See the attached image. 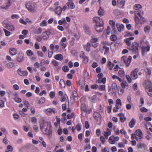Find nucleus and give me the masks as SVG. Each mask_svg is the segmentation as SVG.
Wrapping results in <instances>:
<instances>
[{
	"label": "nucleus",
	"mask_w": 152,
	"mask_h": 152,
	"mask_svg": "<svg viewBox=\"0 0 152 152\" xmlns=\"http://www.w3.org/2000/svg\"><path fill=\"white\" fill-rule=\"evenodd\" d=\"M52 30L48 29L46 31L43 32L42 34V37L44 40H47L49 37L50 34H52Z\"/></svg>",
	"instance_id": "obj_8"
},
{
	"label": "nucleus",
	"mask_w": 152,
	"mask_h": 152,
	"mask_svg": "<svg viewBox=\"0 0 152 152\" xmlns=\"http://www.w3.org/2000/svg\"><path fill=\"white\" fill-rule=\"evenodd\" d=\"M111 40L113 41H115L117 40V37L115 35H112L110 37Z\"/></svg>",
	"instance_id": "obj_54"
},
{
	"label": "nucleus",
	"mask_w": 152,
	"mask_h": 152,
	"mask_svg": "<svg viewBox=\"0 0 152 152\" xmlns=\"http://www.w3.org/2000/svg\"><path fill=\"white\" fill-rule=\"evenodd\" d=\"M92 89H96L98 87V86L97 84H94L91 85V86Z\"/></svg>",
	"instance_id": "obj_62"
},
{
	"label": "nucleus",
	"mask_w": 152,
	"mask_h": 152,
	"mask_svg": "<svg viewBox=\"0 0 152 152\" xmlns=\"http://www.w3.org/2000/svg\"><path fill=\"white\" fill-rule=\"evenodd\" d=\"M47 21L45 20H42V21L40 24V26L42 27L46 26L47 25Z\"/></svg>",
	"instance_id": "obj_42"
},
{
	"label": "nucleus",
	"mask_w": 152,
	"mask_h": 152,
	"mask_svg": "<svg viewBox=\"0 0 152 152\" xmlns=\"http://www.w3.org/2000/svg\"><path fill=\"white\" fill-rule=\"evenodd\" d=\"M91 47V44L89 42H88L86 45L84 46V49L88 52L90 51Z\"/></svg>",
	"instance_id": "obj_27"
},
{
	"label": "nucleus",
	"mask_w": 152,
	"mask_h": 152,
	"mask_svg": "<svg viewBox=\"0 0 152 152\" xmlns=\"http://www.w3.org/2000/svg\"><path fill=\"white\" fill-rule=\"evenodd\" d=\"M14 100L16 102L18 103H20L21 102V99L18 97H15L14 99Z\"/></svg>",
	"instance_id": "obj_53"
},
{
	"label": "nucleus",
	"mask_w": 152,
	"mask_h": 152,
	"mask_svg": "<svg viewBox=\"0 0 152 152\" xmlns=\"http://www.w3.org/2000/svg\"><path fill=\"white\" fill-rule=\"evenodd\" d=\"M138 71V69L136 68L131 72V76L133 80H135L138 78L137 72Z\"/></svg>",
	"instance_id": "obj_11"
},
{
	"label": "nucleus",
	"mask_w": 152,
	"mask_h": 152,
	"mask_svg": "<svg viewBox=\"0 0 152 152\" xmlns=\"http://www.w3.org/2000/svg\"><path fill=\"white\" fill-rule=\"evenodd\" d=\"M125 0H118L117 2V5L119 7H123L125 3Z\"/></svg>",
	"instance_id": "obj_17"
},
{
	"label": "nucleus",
	"mask_w": 152,
	"mask_h": 152,
	"mask_svg": "<svg viewBox=\"0 0 152 152\" xmlns=\"http://www.w3.org/2000/svg\"><path fill=\"white\" fill-rule=\"evenodd\" d=\"M98 89L100 91H103L105 90V86L104 85H100L98 86Z\"/></svg>",
	"instance_id": "obj_37"
},
{
	"label": "nucleus",
	"mask_w": 152,
	"mask_h": 152,
	"mask_svg": "<svg viewBox=\"0 0 152 152\" xmlns=\"http://www.w3.org/2000/svg\"><path fill=\"white\" fill-rule=\"evenodd\" d=\"M31 121L32 123L34 124H36L37 122V119L34 117L32 118Z\"/></svg>",
	"instance_id": "obj_55"
},
{
	"label": "nucleus",
	"mask_w": 152,
	"mask_h": 152,
	"mask_svg": "<svg viewBox=\"0 0 152 152\" xmlns=\"http://www.w3.org/2000/svg\"><path fill=\"white\" fill-rule=\"evenodd\" d=\"M66 5L69 8L71 9H74L75 7V4L72 0L69 1L66 3Z\"/></svg>",
	"instance_id": "obj_19"
},
{
	"label": "nucleus",
	"mask_w": 152,
	"mask_h": 152,
	"mask_svg": "<svg viewBox=\"0 0 152 152\" xmlns=\"http://www.w3.org/2000/svg\"><path fill=\"white\" fill-rule=\"evenodd\" d=\"M3 31L4 32L5 35L7 36H9L11 34V33L6 29H4Z\"/></svg>",
	"instance_id": "obj_50"
},
{
	"label": "nucleus",
	"mask_w": 152,
	"mask_h": 152,
	"mask_svg": "<svg viewBox=\"0 0 152 152\" xmlns=\"http://www.w3.org/2000/svg\"><path fill=\"white\" fill-rule=\"evenodd\" d=\"M106 78L104 77L103 78L98 79V82L99 83H102L104 84L106 83Z\"/></svg>",
	"instance_id": "obj_35"
},
{
	"label": "nucleus",
	"mask_w": 152,
	"mask_h": 152,
	"mask_svg": "<svg viewBox=\"0 0 152 152\" xmlns=\"http://www.w3.org/2000/svg\"><path fill=\"white\" fill-rule=\"evenodd\" d=\"M145 72L146 74V77L147 79H149L150 75L151 73V70L148 68H146L145 69Z\"/></svg>",
	"instance_id": "obj_25"
},
{
	"label": "nucleus",
	"mask_w": 152,
	"mask_h": 152,
	"mask_svg": "<svg viewBox=\"0 0 152 152\" xmlns=\"http://www.w3.org/2000/svg\"><path fill=\"white\" fill-rule=\"evenodd\" d=\"M49 95L51 98H53L55 96V94L54 92L51 91Z\"/></svg>",
	"instance_id": "obj_63"
},
{
	"label": "nucleus",
	"mask_w": 152,
	"mask_h": 152,
	"mask_svg": "<svg viewBox=\"0 0 152 152\" xmlns=\"http://www.w3.org/2000/svg\"><path fill=\"white\" fill-rule=\"evenodd\" d=\"M16 59L18 62L21 63L24 60V53L22 52H19L16 57Z\"/></svg>",
	"instance_id": "obj_10"
},
{
	"label": "nucleus",
	"mask_w": 152,
	"mask_h": 152,
	"mask_svg": "<svg viewBox=\"0 0 152 152\" xmlns=\"http://www.w3.org/2000/svg\"><path fill=\"white\" fill-rule=\"evenodd\" d=\"M37 54L38 56L39 57L42 58L44 56V54L43 53L40 51H37Z\"/></svg>",
	"instance_id": "obj_48"
},
{
	"label": "nucleus",
	"mask_w": 152,
	"mask_h": 152,
	"mask_svg": "<svg viewBox=\"0 0 152 152\" xmlns=\"http://www.w3.org/2000/svg\"><path fill=\"white\" fill-rule=\"evenodd\" d=\"M146 92H147L148 95L152 97V87L149 89L146 90Z\"/></svg>",
	"instance_id": "obj_47"
},
{
	"label": "nucleus",
	"mask_w": 152,
	"mask_h": 152,
	"mask_svg": "<svg viewBox=\"0 0 152 152\" xmlns=\"http://www.w3.org/2000/svg\"><path fill=\"white\" fill-rule=\"evenodd\" d=\"M103 48L104 49H105L104 53V54H105L106 53H107L109 52V48L108 47H107L105 45H104L103 46Z\"/></svg>",
	"instance_id": "obj_49"
},
{
	"label": "nucleus",
	"mask_w": 152,
	"mask_h": 152,
	"mask_svg": "<svg viewBox=\"0 0 152 152\" xmlns=\"http://www.w3.org/2000/svg\"><path fill=\"white\" fill-rule=\"evenodd\" d=\"M111 130L107 128V131L104 132V135L106 139H107L108 137L110 136L111 134Z\"/></svg>",
	"instance_id": "obj_21"
},
{
	"label": "nucleus",
	"mask_w": 152,
	"mask_h": 152,
	"mask_svg": "<svg viewBox=\"0 0 152 152\" xmlns=\"http://www.w3.org/2000/svg\"><path fill=\"white\" fill-rule=\"evenodd\" d=\"M81 109L82 111H86V106L85 104H81Z\"/></svg>",
	"instance_id": "obj_46"
},
{
	"label": "nucleus",
	"mask_w": 152,
	"mask_h": 152,
	"mask_svg": "<svg viewBox=\"0 0 152 152\" xmlns=\"http://www.w3.org/2000/svg\"><path fill=\"white\" fill-rule=\"evenodd\" d=\"M47 114L48 115H50L51 113H53L54 114L56 113L55 109V108H48L46 110Z\"/></svg>",
	"instance_id": "obj_29"
},
{
	"label": "nucleus",
	"mask_w": 152,
	"mask_h": 152,
	"mask_svg": "<svg viewBox=\"0 0 152 152\" xmlns=\"http://www.w3.org/2000/svg\"><path fill=\"white\" fill-rule=\"evenodd\" d=\"M109 141L111 144H114L115 143V141L114 139V137L111 136L109 139Z\"/></svg>",
	"instance_id": "obj_38"
},
{
	"label": "nucleus",
	"mask_w": 152,
	"mask_h": 152,
	"mask_svg": "<svg viewBox=\"0 0 152 152\" xmlns=\"http://www.w3.org/2000/svg\"><path fill=\"white\" fill-rule=\"evenodd\" d=\"M112 63L110 61H109L108 62L107 66L109 68L110 70H111L112 68Z\"/></svg>",
	"instance_id": "obj_57"
},
{
	"label": "nucleus",
	"mask_w": 152,
	"mask_h": 152,
	"mask_svg": "<svg viewBox=\"0 0 152 152\" xmlns=\"http://www.w3.org/2000/svg\"><path fill=\"white\" fill-rule=\"evenodd\" d=\"M9 53L11 55L13 56L16 55L18 53L17 50L14 48H11L9 50Z\"/></svg>",
	"instance_id": "obj_16"
},
{
	"label": "nucleus",
	"mask_w": 152,
	"mask_h": 152,
	"mask_svg": "<svg viewBox=\"0 0 152 152\" xmlns=\"http://www.w3.org/2000/svg\"><path fill=\"white\" fill-rule=\"evenodd\" d=\"M132 59V57L130 56L128 58L125 56L122 57L121 60L122 62L125 63L126 67L129 66Z\"/></svg>",
	"instance_id": "obj_4"
},
{
	"label": "nucleus",
	"mask_w": 152,
	"mask_h": 152,
	"mask_svg": "<svg viewBox=\"0 0 152 152\" xmlns=\"http://www.w3.org/2000/svg\"><path fill=\"white\" fill-rule=\"evenodd\" d=\"M62 69L64 72H67L68 71L69 68L67 66H64L62 67Z\"/></svg>",
	"instance_id": "obj_51"
},
{
	"label": "nucleus",
	"mask_w": 152,
	"mask_h": 152,
	"mask_svg": "<svg viewBox=\"0 0 152 152\" xmlns=\"http://www.w3.org/2000/svg\"><path fill=\"white\" fill-rule=\"evenodd\" d=\"M38 101V103L39 104H42L45 102V99L44 97H42Z\"/></svg>",
	"instance_id": "obj_41"
},
{
	"label": "nucleus",
	"mask_w": 152,
	"mask_h": 152,
	"mask_svg": "<svg viewBox=\"0 0 152 152\" xmlns=\"http://www.w3.org/2000/svg\"><path fill=\"white\" fill-rule=\"evenodd\" d=\"M98 15L100 16H103L104 14V9H102L101 7H99L98 11Z\"/></svg>",
	"instance_id": "obj_32"
},
{
	"label": "nucleus",
	"mask_w": 152,
	"mask_h": 152,
	"mask_svg": "<svg viewBox=\"0 0 152 152\" xmlns=\"http://www.w3.org/2000/svg\"><path fill=\"white\" fill-rule=\"evenodd\" d=\"M135 16H138V17L143 16V11L141 12V11L139 9H135L134 11Z\"/></svg>",
	"instance_id": "obj_20"
},
{
	"label": "nucleus",
	"mask_w": 152,
	"mask_h": 152,
	"mask_svg": "<svg viewBox=\"0 0 152 152\" xmlns=\"http://www.w3.org/2000/svg\"><path fill=\"white\" fill-rule=\"evenodd\" d=\"M126 78L129 83H130L132 82V79L128 75H126Z\"/></svg>",
	"instance_id": "obj_59"
},
{
	"label": "nucleus",
	"mask_w": 152,
	"mask_h": 152,
	"mask_svg": "<svg viewBox=\"0 0 152 152\" xmlns=\"http://www.w3.org/2000/svg\"><path fill=\"white\" fill-rule=\"evenodd\" d=\"M26 54L28 56H31L33 54V53L30 50H28L26 51Z\"/></svg>",
	"instance_id": "obj_45"
},
{
	"label": "nucleus",
	"mask_w": 152,
	"mask_h": 152,
	"mask_svg": "<svg viewBox=\"0 0 152 152\" xmlns=\"http://www.w3.org/2000/svg\"><path fill=\"white\" fill-rule=\"evenodd\" d=\"M25 6L28 11L32 13H34L36 10L35 3L32 1L26 2Z\"/></svg>",
	"instance_id": "obj_2"
},
{
	"label": "nucleus",
	"mask_w": 152,
	"mask_h": 152,
	"mask_svg": "<svg viewBox=\"0 0 152 152\" xmlns=\"http://www.w3.org/2000/svg\"><path fill=\"white\" fill-rule=\"evenodd\" d=\"M54 58L56 59L59 61H62L63 59V56L60 54L56 55L54 56Z\"/></svg>",
	"instance_id": "obj_26"
},
{
	"label": "nucleus",
	"mask_w": 152,
	"mask_h": 152,
	"mask_svg": "<svg viewBox=\"0 0 152 152\" xmlns=\"http://www.w3.org/2000/svg\"><path fill=\"white\" fill-rule=\"evenodd\" d=\"M116 26L118 28V31L119 32H121L123 30L124 27V26L123 25H120L118 23L116 24Z\"/></svg>",
	"instance_id": "obj_30"
},
{
	"label": "nucleus",
	"mask_w": 152,
	"mask_h": 152,
	"mask_svg": "<svg viewBox=\"0 0 152 152\" xmlns=\"http://www.w3.org/2000/svg\"><path fill=\"white\" fill-rule=\"evenodd\" d=\"M59 85L61 87L64 88L65 86V83L64 80L61 79L60 80Z\"/></svg>",
	"instance_id": "obj_36"
},
{
	"label": "nucleus",
	"mask_w": 152,
	"mask_h": 152,
	"mask_svg": "<svg viewBox=\"0 0 152 152\" xmlns=\"http://www.w3.org/2000/svg\"><path fill=\"white\" fill-rule=\"evenodd\" d=\"M6 1L7 2V5L5 7H1L2 8L6 10L9 7L11 6L12 2L10 0H6Z\"/></svg>",
	"instance_id": "obj_28"
},
{
	"label": "nucleus",
	"mask_w": 152,
	"mask_h": 152,
	"mask_svg": "<svg viewBox=\"0 0 152 152\" xmlns=\"http://www.w3.org/2000/svg\"><path fill=\"white\" fill-rule=\"evenodd\" d=\"M94 22L96 23V25L95 27V29L98 32H100L104 29V21L103 20L99 17H95L93 19Z\"/></svg>",
	"instance_id": "obj_1"
},
{
	"label": "nucleus",
	"mask_w": 152,
	"mask_h": 152,
	"mask_svg": "<svg viewBox=\"0 0 152 152\" xmlns=\"http://www.w3.org/2000/svg\"><path fill=\"white\" fill-rule=\"evenodd\" d=\"M50 124L48 122H46L44 121H42L40 125V130H42L44 129H45V128L47 127V126L50 125Z\"/></svg>",
	"instance_id": "obj_12"
},
{
	"label": "nucleus",
	"mask_w": 152,
	"mask_h": 152,
	"mask_svg": "<svg viewBox=\"0 0 152 152\" xmlns=\"http://www.w3.org/2000/svg\"><path fill=\"white\" fill-rule=\"evenodd\" d=\"M100 139L102 142V143L103 144H104L105 142L104 137L102 136H101L100 137Z\"/></svg>",
	"instance_id": "obj_58"
},
{
	"label": "nucleus",
	"mask_w": 152,
	"mask_h": 152,
	"mask_svg": "<svg viewBox=\"0 0 152 152\" xmlns=\"http://www.w3.org/2000/svg\"><path fill=\"white\" fill-rule=\"evenodd\" d=\"M18 74L21 76H25L28 75V72L26 71H22L20 68L18 69Z\"/></svg>",
	"instance_id": "obj_13"
},
{
	"label": "nucleus",
	"mask_w": 152,
	"mask_h": 152,
	"mask_svg": "<svg viewBox=\"0 0 152 152\" xmlns=\"http://www.w3.org/2000/svg\"><path fill=\"white\" fill-rule=\"evenodd\" d=\"M112 87L113 93L116 94L117 90V86L115 83H113L112 85Z\"/></svg>",
	"instance_id": "obj_23"
},
{
	"label": "nucleus",
	"mask_w": 152,
	"mask_h": 152,
	"mask_svg": "<svg viewBox=\"0 0 152 152\" xmlns=\"http://www.w3.org/2000/svg\"><path fill=\"white\" fill-rule=\"evenodd\" d=\"M81 126L80 124H78L76 126V128L78 131H80L81 129Z\"/></svg>",
	"instance_id": "obj_61"
},
{
	"label": "nucleus",
	"mask_w": 152,
	"mask_h": 152,
	"mask_svg": "<svg viewBox=\"0 0 152 152\" xmlns=\"http://www.w3.org/2000/svg\"><path fill=\"white\" fill-rule=\"evenodd\" d=\"M83 28L86 33L88 35H90L91 31L90 30L89 27L86 25H85L83 27Z\"/></svg>",
	"instance_id": "obj_22"
},
{
	"label": "nucleus",
	"mask_w": 152,
	"mask_h": 152,
	"mask_svg": "<svg viewBox=\"0 0 152 152\" xmlns=\"http://www.w3.org/2000/svg\"><path fill=\"white\" fill-rule=\"evenodd\" d=\"M14 64L12 62H9L6 64V66L8 68H12L14 66Z\"/></svg>",
	"instance_id": "obj_39"
},
{
	"label": "nucleus",
	"mask_w": 152,
	"mask_h": 152,
	"mask_svg": "<svg viewBox=\"0 0 152 152\" xmlns=\"http://www.w3.org/2000/svg\"><path fill=\"white\" fill-rule=\"evenodd\" d=\"M148 132L149 134L152 136V126H151L149 128Z\"/></svg>",
	"instance_id": "obj_64"
},
{
	"label": "nucleus",
	"mask_w": 152,
	"mask_h": 152,
	"mask_svg": "<svg viewBox=\"0 0 152 152\" xmlns=\"http://www.w3.org/2000/svg\"><path fill=\"white\" fill-rule=\"evenodd\" d=\"M62 11V9L60 7H57L55 10V13L58 15H60L61 14Z\"/></svg>",
	"instance_id": "obj_24"
},
{
	"label": "nucleus",
	"mask_w": 152,
	"mask_h": 152,
	"mask_svg": "<svg viewBox=\"0 0 152 152\" xmlns=\"http://www.w3.org/2000/svg\"><path fill=\"white\" fill-rule=\"evenodd\" d=\"M42 131L44 134L48 135L49 138H50L51 137L52 130L50 124V125L45 128L44 129L42 130Z\"/></svg>",
	"instance_id": "obj_5"
},
{
	"label": "nucleus",
	"mask_w": 152,
	"mask_h": 152,
	"mask_svg": "<svg viewBox=\"0 0 152 152\" xmlns=\"http://www.w3.org/2000/svg\"><path fill=\"white\" fill-rule=\"evenodd\" d=\"M52 64L53 65L55 66H58L59 64L58 62L54 60L52 61Z\"/></svg>",
	"instance_id": "obj_56"
},
{
	"label": "nucleus",
	"mask_w": 152,
	"mask_h": 152,
	"mask_svg": "<svg viewBox=\"0 0 152 152\" xmlns=\"http://www.w3.org/2000/svg\"><path fill=\"white\" fill-rule=\"evenodd\" d=\"M135 122L134 119V118H132L129 123V126L131 128H133L135 125Z\"/></svg>",
	"instance_id": "obj_33"
},
{
	"label": "nucleus",
	"mask_w": 152,
	"mask_h": 152,
	"mask_svg": "<svg viewBox=\"0 0 152 152\" xmlns=\"http://www.w3.org/2000/svg\"><path fill=\"white\" fill-rule=\"evenodd\" d=\"M145 87L147 88L146 90H148L149 89L152 87V83L151 81L149 80V79H147V80L146 81L145 83Z\"/></svg>",
	"instance_id": "obj_18"
},
{
	"label": "nucleus",
	"mask_w": 152,
	"mask_h": 152,
	"mask_svg": "<svg viewBox=\"0 0 152 152\" xmlns=\"http://www.w3.org/2000/svg\"><path fill=\"white\" fill-rule=\"evenodd\" d=\"M3 27L11 31H13L15 30V28L14 26L9 24L7 22L4 21L2 22Z\"/></svg>",
	"instance_id": "obj_6"
},
{
	"label": "nucleus",
	"mask_w": 152,
	"mask_h": 152,
	"mask_svg": "<svg viewBox=\"0 0 152 152\" xmlns=\"http://www.w3.org/2000/svg\"><path fill=\"white\" fill-rule=\"evenodd\" d=\"M139 46V44L137 42H134L132 43L131 46L127 47V48L132 53L136 54L138 52Z\"/></svg>",
	"instance_id": "obj_3"
},
{
	"label": "nucleus",
	"mask_w": 152,
	"mask_h": 152,
	"mask_svg": "<svg viewBox=\"0 0 152 152\" xmlns=\"http://www.w3.org/2000/svg\"><path fill=\"white\" fill-rule=\"evenodd\" d=\"M60 44L63 48H65L66 46V43L62 42H60Z\"/></svg>",
	"instance_id": "obj_60"
},
{
	"label": "nucleus",
	"mask_w": 152,
	"mask_h": 152,
	"mask_svg": "<svg viewBox=\"0 0 152 152\" xmlns=\"http://www.w3.org/2000/svg\"><path fill=\"white\" fill-rule=\"evenodd\" d=\"M134 134L136 139L137 141H140L143 137L142 131L140 130L137 129L136 131Z\"/></svg>",
	"instance_id": "obj_9"
},
{
	"label": "nucleus",
	"mask_w": 152,
	"mask_h": 152,
	"mask_svg": "<svg viewBox=\"0 0 152 152\" xmlns=\"http://www.w3.org/2000/svg\"><path fill=\"white\" fill-rule=\"evenodd\" d=\"M91 37L92 39H91V42H96L98 41V39L97 38L95 37L94 36H92Z\"/></svg>",
	"instance_id": "obj_44"
},
{
	"label": "nucleus",
	"mask_w": 152,
	"mask_h": 152,
	"mask_svg": "<svg viewBox=\"0 0 152 152\" xmlns=\"http://www.w3.org/2000/svg\"><path fill=\"white\" fill-rule=\"evenodd\" d=\"M137 147L139 148H146V145L145 144L141 142H139L137 145Z\"/></svg>",
	"instance_id": "obj_31"
},
{
	"label": "nucleus",
	"mask_w": 152,
	"mask_h": 152,
	"mask_svg": "<svg viewBox=\"0 0 152 152\" xmlns=\"http://www.w3.org/2000/svg\"><path fill=\"white\" fill-rule=\"evenodd\" d=\"M134 39V38L133 37H130L129 38H127L125 39L124 40V42L126 43V45H127V47L130 46L131 41L133 40Z\"/></svg>",
	"instance_id": "obj_15"
},
{
	"label": "nucleus",
	"mask_w": 152,
	"mask_h": 152,
	"mask_svg": "<svg viewBox=\"0 0 152 152\" xmlns=\"http://www.w3.org/2000/svg\"><path fill=\"white\" fill-rule=\"evenodd\" d=\"M93 116L95 119L97 121H100L101 120L102 118L101 115L98 112H94L93 114Z\"/></svg>",
	"instance_id": "obj_14"
},
{
	"label": "nucleus",
	"mask_w": 152,
	"mask_h": 152,
	"mask_svg": "<svg viewBox=\"0 0 152 152\" xmlns=\"http://www.w3.org/2000/svg\"><path fill=\"white\" fill-rule=\"evenodd\" d=\"M84 75L85 78L87 79H89V75L88 72H85L84 73Z\"/></svg>",
	"instance_id": "obj_52"
},
{
	"label": "nucleus",
	"mask_w": 152,
	"mask_h": 152,
	"mask_svg": "<svg viewBox=\"0 0 152 152\" xmlns=\"http://www.w3.org/2000/svg\"><path fill=\"white\" fill-rule=\"evenodd\" d=\"M118 75L121 77H124L125 75V72L123 70H119L118 71Z\"/></svg>",
	"instance_id": "obj_43"
},
{
	"label": "nucleus",
	"mask_w": 152,
	"mask_h": 152,
	"mask_svg": "<svg viewBox=\"0 0 152 152\" xmlns=\"http://www.w3.org/2000/svg\"><path fill=\"white\" fill-rule=\"evenodd\" d=\"M151 29L150 27L149 26H145L144 29V31L146 34H148Z\"/></svg>",
	"instance_id": "obj_34"
},
{
	"label": "nucleus",
	"mask_w": 152,
	"mask_h": 152,
	"mask_svg": "<svg viewBox=\"0 0 152 152\" xmlns=\"http://www.w3.org/2000/svg\"><path fill=\"white\" fill-rule=\"evenodd\" d=\"M135 21L136 24H138L139 23L142 24L145 21V20L142 16L138 17V16L135 15Z\"/></svg>",
	"instance_id": "obj_7"
},
{
	"label": "nucleus",
	"mask_w": 152,
	"mask_h": 152,
	"mask_svg": "<svg viewBox=\"0 0 152 152\" xmlns=\"http://www.w3.org/2000/svg\"><path fill=\"white\" fill-rule=\"evenodd\" d=\"M116 107L121 106V101L120 99H118L116 101Z\"/></svg>",
	"instance_id": "obj_40"
}]
</instances>
